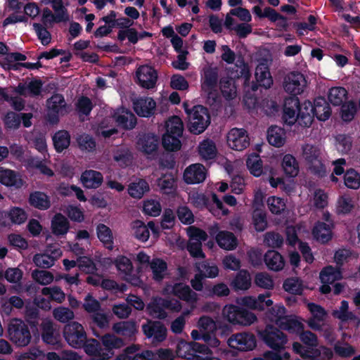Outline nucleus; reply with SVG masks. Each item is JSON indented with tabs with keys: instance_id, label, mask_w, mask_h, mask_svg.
<instances>
[{
	"instance_id": "f257e3e1",
	"label": "nucleus",
	"mask_w": 360,
	"mask_h": 360,
	"mask_svg": "<svg viewBox=\"0 0 360 360\" xmlns=\"http://www.w3.org/2000/svg\"><path fill=\"white\" fill-rule=\"evenodd\" d=\"M184 108L188 118V129L193 134H200L205 131L210 124V115L208 109L201 105H194L191 109L184 103Z\"/></svg>"
},
{
	"instance_id": "f03ea898",
	"label": "nucleus",
	"mask_w": 360,
	"mask_h": 360,
	"mask_svg": "<svg viewBox=\"0 0 360 360\" xmlns=\"http://www.w3.org/2000/svg\"><path fill=\"white\" fill-rule=\"evenodd\" d=\"M9 340L17 347L27 346L32 340L29 324L20 319H12L8 325Z\"/></svg>"
},
{
	"instance_id": "7ed1b4c3",
	"label": "nucleus",
	"mask_w": 360,
	"mask_h": 360,
	"mask_svg": "<svg viewBox=\"0 0 360 360\" xmlns=\"http://www.w3.org/2000/svg\"><path fill=\"white\" fill-rule=\"evenodd\" d=\"M302 157L309 165L311 172L319 178H322L326 174V168L322 163L321 150L319 146L306 143L302 146Z\"/></svg>"
},
{
	"instance_id": "20e7f679",
	"label": "nucleus",
	"mask_w": 360,
	"mask_h": 360,
	"mask_svg": "<svg viewBox=\"0 0 360 360\" xmlns=\"http://www.w3.org/2000/svg\"><path fill=\"white\" fill-rule=\"evenodd\" d=\"M261 338L264 343L271 349V352L282 354L281 351L285 349V345L288 342L287 335L280 329L268 325L265 329L259 333Z\"/></svg>"
},
{
	"instance_id": "39448f33",
	"label": "nucleus",
	"mask_w": 360,
	"mask_h": 360,
	"mask_svg": "<svg viewBox=\"0 0 360 360\" xmlns=\"http://www.w3.org/2000/svg\"><path fill=\"white\" fill-rule=\"evenodd\" d=\"M243 305L240 307L235 304H228L224 306L222 310V314L225 319L232 324L248 325V296H244L241 299Z\"/></svg>"
},
{
	"instance_id": "423d86ee",
	"label": "nucleus",
	"mask_w": 360,
	"mask_h": 360,
	"mask_svg": "<svg viewBox=\"0 0 360 360\" xmlns=\"http://www.w3.org/2000/svg\"><path fill=\"white\" fill-rule=\"evenodd\" d=\"M63 333L68 344L75 349H82L86 340L87 335L84 328L77 321L67 323L64 326Z\"/></svg>"
},
{
	"instance_id": "0eeeda50",
	"label": "nucleus",
	"mask_w": 360,
	"mask_h": 360,
	"mask_svg": "<svg viewBox=\"0 0 360 360\" xmlns=\"http://www.w3.org/2000/svg\"><path fill=\"white\" fill-rule=\"evenodd\" d=\"M282 86L286 93L296 96L304 91L307 86V82L303 74L292 71L284 76Z\"/></svg>"
},
{
	"instance_id": "6e6552de",
	"label": "nucleus",
	"mask_w": 360,
	"mask_h": 360,
	"mask_svg": "<svg viewBox=\"0 0 360 360\" xmlns=\"http://www.w3.org/2000/svg\"><path fill=\"white\" fill-rule=\"evenodd\" d=\"M141 328L143 335L153 344L162 342L167 335V328L159 321L148 320L142 325Z\"/></svg>"
},
{
	"instance_id": "1a4fd4ad",
	"label": "nucleus",
	"mask_w": 360,
	"mask_h": 360,
	"mask_svg": "<svg viewBox=\"0 0 360 360\" xmlns=\"http://www.w3.org/2000/svg\"><path fill=\"white\" fill-rule=\"evenodd\" d=\"M49 110V120L51 123L56 124L59 120V115H63L68 112L67 104L64 96L60 94H55L46 101Z\"/></svg>"
},
{
	"instance_id": "9d476101",
	"label": "nucleus",
	"mask_w": 360,
	"mask_h": 360,
	"mask_svg": "<svg viewBox=\"0 0 360 360\" xmlns=\"http://www.w3.org/2000/svg\"><path fill=\"white\" fill-rule=\"evenodd\" d=\"M163 292L172 294L186 302L195 303L198 301L197 293L193 291L189 285L183 283H176L174 285L167 284L164 288Z\"/></svg>"
},
{
	"instance_id": "9b49d317",
	"label": "nucleus",
	"mask_w": 360,
	"mask_h": 360,
	"mask_svg": "<svg viewBox=\"0 0 360 360\" xmlns=\"http://www.w3.org/2000/svg\"><path fill=\"white\" fill-rule=\"evenodd\" d=\"M138 84L143 88L150 89L155 87L158 72L151 66L145 65L140 66L136 72Z\"/></svg>"
},
{
	"instance_id": "f8f14e48",
	"label": "nucleus",
	"mask_w": 360,
	"mask_h": 360,
	"mask_svg": "<svg viewBox=\"0 0 360 360\" xmlns=\"http://www.w3.org/2000/svg\"><path fill=\"white\" fill-rule=\"evenodd\" d=\"M244 129L233 128L226 136V142L229 147L233 150L242 151L248 146V134Z\"/></svg>"
},
{
	"instance_id": "ddd939ff",
	"label": "nucleus",
	"mask_w": 360,
	"mask_h": 360,
	"mask_svg": "<svg viewBox=\"0 0 360 360\" xmlns=\"http://www.w3.org/2000/svg\"><path fill=\"white\" fill-rule=\"evenodd\" d=\"M125 345L123 339L113 334L107 333L101 337V345L105 360L115 355L114 349H120Z\"/></svg>"
},
{
	"instance_id": "4468645a",
	"label": "nucleus",
	"mask_w": 360,
	"mask_h": 360,
	"mask_svg": "<svg viewBox=\"0 0 360 360\" xmlns=\"http://www.w3.org/2000/svg\"><path fill=\"white\" fill-rule=\"evenodd\" d=\"M218 82V72L216 68H208L204 71V79L202 83V89L207 92L208 100L212 99L213 103H215L217 99V94L213 91H215Z\"/></svg>"
},
{
	"instance_id": "2eb2a0df",
	"label": "nucleus",
	"mask_w": 360,
	"mask_h": 360,
	"mask_svg": "<svg viewBox=\"0 0 360 360\" xmlns=\"http://www.w3.org/2000/svg\"><path fill=\"white\" fill-rule=\"evenodd\" d=\"M299 98L297 96L286 98L283 105V120L288 125L293 124L297 118V113L300 109Z\"/></svg>"
},
{
	"instance_id": "dca6fc26",
	"label": "nucleus",
	"mask_w": 360,
	"mask_h": 360,
	"mask_svg": "<svg viewBox=\"0 0 360 360\" xmlns=\"http://www.w3.org/2000/svg\"><path fill=\"white\" fill-rule=\"evenodd\" d=\"M156 107L155 101L150 97L140 98L134 102V110L143 117H150L154 115Z\"/></svg>"
},
{
	"instance_id": "f3484780",
	"label": "nucleus",
	"mask_w": 360,
	"mask_h": 360,
	"mask_svg": "<svg viewBox=\"0 0 360 360\" xmlns=\"http://www.w3.org/2000/svg\"><path fill=\"white\" fill-rule=\"evenodd\" d=\"M112 117L117 127L125 130L134 129L137 123L136 116L128 110H117L114 112Z\"/></svg>"
},
{
	"instance_id": "a211bd4d",
	"label": "nucleus",
	"mask_w": 360,
	"mask_h": 360,
	"mask_svg": "<svg viewBox=\"0 0 360 360\" xmlns=\"http://www.w3.org/2000/svg\"><path fill=\"white\" fill-rule=\"evenodd\" d=\"M113 331L120 335L129 338V340H135L137 333V325L133 320L122 321L112 326Z\"/></svg>"
},
{
	"instance_id": "6ab92c4d",
	"label": "nucleus",
	"mask_w": 360,
	"mask_h": 360,
	"mask_svg": "<svg viewBox=\"0 0 360 360\" xmlns=\"http://www.w3.org/2000/svg\"><path fill=\"white\" fill-rule=\"evenodd\" d=\"M264 261L267 268L274 271L282 270L285 264L282 255L274 250H268L265 253L264 255Z\"/></svg>"
},
{
	"instance_id": "aec40b11",
	"label": "nucleus",
	"mask_w": 360,
	"mask_h": 360,
	"mask_svg": "<svg viewBox=\"0 0 360 360\" xmlns=\"http://www.w3.org/2000/svg\"><path fill=\"white\" fill-rule=\"evenodd\" d=\"M333 228V226H331V224L319 221L312 229V234L316 240L321 243H326L332 238Z\"/></svg>"
},
{
	"instance_id": "412c9836",
	"label": "nucleus",
	"mask_w": 360,
	"mask_h": 360,
	"mask_svg": "<svg viewBox=\"0 0 360 360\" xmlns=\"http://www.w3.org/2000/svg\"><path fill=\"white\" fill-rule=\"evenodd\" d=\"M176 353L179 357L188 360H206L200 355L193 354V341L186 342L184 340H180L176 345Z\"/></svg>"
},
{
	"instance_id": "4be33fe9",
	"label": "nucleus",
	"mask_w": 360,
	"mask_h": 360,
	"mask_svg": "<svg viewBox=\"0 0 360 360\" xmlns=\"http://www.w3.org/2000/svg\"><path fill=\"white\" fill-rule=\"evenodd\" d=\"M41 338L46 344L56 345L60 342L59 332L54 328L51 321L43 322L41 325Z\"/></svg>"
},
{
	"instance_id": "5701e85b",
	"label": "nucleus",
	"mask_w": 360,
	"mask_h": 360,
	"mask_svg": "<svg viewBox=\"0 0 360 360\" xmlns=\"http://www.w3.org/2000/svg\"><path fill=\"white\" fill-rule=\"evenodd\" d=\"M255 75L256 82L260 87L266 89L272 85L273 79L266 63L262 62L257 66Z\"/></svg>"
},
{
	"instance_id": "b1692460",
	"label": "nucleus",
	"mask_w": 360,
	"mask_h": 360,
	"mask_svg": "<svg viewBox=\"0 0 360 360\" xmlns=\"http://www.w3.org/2000/svg\"><path fill=\"white\" fill-rule=\"evenodd\" d=\"M91 360H105L101 343L96 339H87L82 347Z\"/></svg>"
},
{
	"instance_id": "393cba45",
	"label": "nucleus",
	"mask_w": 360,
	"mask_h": 360,
	"mask_svg": "<svg viewBox=\"0 0 360 360\" xmlns=\"http://www.w3.org/2000/svg\"><path fill=\"white\" fill-rule=\"evenodd\" d=\"M216 242L221 248L226 250H235L238 246L237 238L229 231H221L217 236Z\"/></svg>"
},
{
	"instance_id": "a878e982",
	"label": "nucleus",
	"mask_w": 360,
	"mask_h": 360,
	"mask_svg": "<svg viewBox=\"0 0 360 360\" xmlns=\"http://www.w3.org/2000/svg\"><path fill=\"white\" fill-rule=\"evenodd\" d=\"M152 33L143 31L140 33L137 32L135 28L129 30H119L117 33V39L120 41H123L128 39L129 41L132 44H136L139 40L143 39L146 37H151Z\"/></svg>"
},
{
	"instance_id": "bb28decb",
	"label": "nucleus",
	"mask_w": 360,
	"mask_h": 360,
	"mask_svg": "<svg viewBox=\"0 0 360 360\" xmlns=\"http://www.w3.org/2000/svg\"><path fill=\"white\" fill-rule=\"evenodd\" d=\"M70 229L68 219L61 213H56L51 220L52 233L57 236L65 235Z\"/></svg>"
},
{
	"instance_id": "cd10ccee",
	"label": "nucleus",
	"mask_w": 360,
	"mask_h": 360,
	"mask_svg": "<svg viewBox=\"0 0 360 360\" xmlns=\"http://www.w3.org/2000/svg\"><path fill=\"white\" fill-rule=\"evenodd\" d=\"M138 145L141 148L143 152L146 154H152L156 152L158 148V137L153 134H146L139 137Z\"/></svg>"
},
{
	"instance_id": "c85d7f7f",
	"label": "nucleus",
	"mask_w": 360,
	"mask_h": 360,
	"mask_svg": "<svg viewBox=\"0 0 360 360\" xmlns=\"http://www.w3.org/2000/svg\"><path fill=\"white\" fill-rule=\"evenodd\" d=\"M206 169L200 163L192 164L184 171L182 180H205Z\"/></svg>"
},
{
	"instance_id": "c756f323",
	"label": "nucleus",
	"mask_w": 360,
	"mask_h": 360,
	"mask_svg": "<svg viewBox=\"0 0 360 360\" xmlns=\"http://www.w3.org/2000/svg\"><path fill=\"white\" fill-rule=\"evenodd\" d=\"M311 111L316 117L321 121H325L329 118L331 114L330 107L323 98H318L312 105Z\"/></svg>"
},
{
	"instance_id": "7c9ffc66",
	"label": "nucleus",
	"mask_w": 360,
	"mask_h": 360,
	"mask_svg": "<svg viewBox=\"0 0 360 360\" xmlns=\"http://www.w3.org/2000/svg\"><path fill=\"white\" fill-rule=\"evenodd\" d=\"M342 271L340 267L328 265L325 266L320 272L319 278L322 283L332 284L342 278Z\"/></svg>"
},
{
	"instance_id": "2f4dec72",
	"label": "nucleus",
	"mask_w": 360,
	"mask_h": 360,
	"mask_svg": "<svg viewBox=\"0 0 360 360\" xmlns=\"http://www.w3.org/2000/svg\"><path fill=\"white\" fill-rule=\"evenodd\" d=\"M29 203L31 206L40 210H46L51 207L49 196L40 191H34L30 193Z\"/></svg>"
},
{
	"instance_id": "473e14b6",
	"label": "nucleus",
	"mask_w": 360,
	"mask_h": 360,
	"mask_svg": "<svg viewBox=\"0 0 360 360\" xmlns=\"http://www.w3.org/2000/svg\"><path fill=\"white\" fill-rule=\"evenodd\" d=\"M252 224L257 232H263L268 227L266 212L264 209H255L252 213Z\"/></svg>"
},
{
	"instance_id": "72a5a7b5",
	"label": "nucleus",
	"mask_w": 360,
	"mask_h": 360,
	"mask_svg": "<svg viewBox=\"0 0 360 360\" xmlns=\"http://www.w3.org/2000/svg\"><path fill=\"white\" fill-rule=\"evenodd\" d=\"M191 203L199 210H213V203L209 196L202 193L194 192L190 195Z\"/></svg>"
},
{
	"instance_id": "f704fd0d",
	"label": "nucleus",
	"mask_w": 360,
	"mask_h": 360,
	"mask_svg": "<svg viewBox=\"0 0 360 360\" xmlns=\"http://www.w3.org/2000/svg\"><path fill=\"white\" fill-rule=\"evenodd\" d=\"M282 168L288 178H294L299 173V165L295 158L292 155L287 154L284 155L282 160Z\"/></svg>"
},
{
	"instance_id": "c9c22d12",
	"label": "nucleus",
	"mask_w": 360,
	"mask_h": 360,
	"mask_svg": "<svg viewBox=\"0 0 360 360\" xmlns=\"http://www.w3.org/2000/svg\"><path fill=\"white\" fill-rule=\"evenodd\" d=\"M52 139L54 148L58 153L63 152L70 144V134L66 130L58 131L54 134Z\"/></svg>"
},
{
	"instance_id": "e433bc0d",
	"label": "nucleus",
	"mask_w": 360,
	"mask_h": 360,
	"mask_svg": "<svg viewBox=\"0 0 360 360\" xmlns=\"http://www.w3.org/2000/svg\"><path fill=\"white\" fill-rule=\"evenodd\" d=\"M312 104L309 101H306L302 104L300 109L297 113V118L299 124L304 127H309L314 118V114L311 111Z\"/></svg>"
},
{
	"instance_id": "4c0bfd02",
	"label": "nucleus",
	"mask_w": 360,
	"mask_h": 360,
	"mask_svg": "<svg viewBox=\"0 0 360 360\" xmlns=\"http://www.w3.org/2000/svg\"><path fill=\"white\" fill-rule=\"evenodd\" d=\"M269 143L276 147L282 146L285 141L284 130L278 126H271L267 131Z\"/></svg>"
},
{
	"instance_id": "58836bf2",
	"label": "nucleus",
	"mask_w": 360,
	"mask_h": 360,
	"mask_svg": "<svg viewBox=\"0 0 360 360\" xmlns=\"http://www.w3.org/2000/svg\"><path fill=\"white\" fill-rule=\"evenodd\" d=\"M269 297V292L260 294L258 295L257 298L249 295V310L263 311L266 307L271 306L273 304V301L270 299H266Z\"/></svg>"
},
{
	"instance_id": "ea45409f",
	"label": "nucleus",
	"mask_w": 360,
	"mask_h": 360,
	"mask_svg": "<svg viewBox=\"0 0 360 360\" xmlns=\"http://www.w3.org/2000/svg\"><path fill=\"white\" fill-rule=\"evenodd\" d=\"M280 328L287 330L290 333L298 334L304 330V324L298 321L296 317L286 316L278 326Z\"/></svg>"
},
{
	"instance_id": "a19ab883",
	"label": "nucleus",
	"mask_w": 360,
	"mask_h": 360,
	"mask_svg": "<svg viewBox=\"0 0 360 360\" xmlns=\"http://www.w3.org/2000/svg\"><path fill=\"white\" fill-rule=\"evenodd\" d=\"M184 124L182 120L178 116L174 115L165 122V133L182 136Z\"/></svg>"
},
{
	"instance_id": "79ce46f5",
	"label": "nucleus",
	"mask_w": 360,
	"mask_h": 360,
	"mask_svg": "<svg viewBox=\"0 0 360 360\" xmlns=\"http://www.w3.org/2000/svg\"><path fill=\"white\" fill-rule=\"evenodd\" d=\"M98 239L108 249H112L113 237L111 229L103 224H99L96 227Z\"/></svg>"
},
{
	"instance_id": "37998d69",
	"label": "nucleus",
	"mask_w": 360,
	"mask_h": 360,
	"mask_svg": "<svg viewBox=\"0 0 360 360\" xmlns=\"http://www.w3.org/2000/svg\"><path fill=\"white\" fill-rule=\"evenodd\" d=\"M286 309L283 304H276L271 307L266 313V318L271 322H275L279 326L287 315Z\"/></svg>"
},
{
	"instance_id": "c03bdc74",
	"label": "nucleus",
	"mask_w": 360,
	"mask_h": 360,
	"mask_svg": "<svg viewBox=\"0 0 360 360\" xmlns=\"http://www.w3.org/2000/svg\"><path fill=\"white\" fill-rule=\"evenodd\" d=\"M292 350L295 354H299L304 359L313 360V358L319 356V352L317 349H314V348L307 346H304L297 342H293Z\"/></svg>"
},
{
	"instance_id": "a18cd8bd",
	"label": "nucleus",
	"mask_w": 360,
	"mask_h": 360,
	"mask_svg": "<svg viewBox=\"0 0 360 360\" xmlns=\"http://www.w3.org/2000/svg\"><path fill=\"white\" fill-rule=\"evenodd\" d=\"M174 134H164L162 138V144L165 150L175 152L180 150L181 142L180 138Z\"/></svg>"
},
{
	"instance_id": "49530a36",
	"label": "nucleus",
	"mask_w": 360,
	"mask_h": 360,
	"mask_svg": "<svg viewBox=\"0 0 360 360\" xmlns=\"http://www.w3.org/2000/svg\"><path fill=\"white\" fill-rule=\"evenodd\" d=\"M150 268L153 272V278L157 282H160L165 277L167 269V264L163 259H155L150 262Z\"/></svg>"
},
{
	"instance_id": "de8ad7c7",
	"label": "nucleus",
	"mask_w": 360,
	"mask_h": 360,
	"mask_svg": "<svg viewBox=\"0 0 360 360\" xmlns=\"http://www.w3.org/2000/svg\"><path fill=\"white\" fill-rule=\"evenodd\" d=\"M220 90L223 96L228 101L236 96V87L231 79L222 78L219 82Z\"/></svg>"
},
{
	"instance_id": "09e8293b",
	"label": "nucleus",
	"mask_w": 360,
	"mask_h": 360,
	"mask_svg": "<svg viewBox=\"0 0 360 360\" xmlns=\"http://www.w3.org/2000/svg\"><path fill=\"white\" fill-rule=\"evenodd\" d=\"M131 228L134 231V237L141 242L148 240L150 236L149 230L143 221L135 220L132 222Z\"/></svg>"
},
{
	"instance_id": "8fccbe9b",
	"label": "nucleus",
	"mask_w": 360,
	"mask_h": 360,
	"mask_svg": "<svg viewBox=\"0 0 360 360\" xmlns=\"http://www.w3.org/2000/svg\"><path fill=\"white\" fill-rule=\"evenodd\" d=\"M349 303L346 300H342L340 303L339 310H335L333 312L334 317L342 321H354L357 319V316L352 311H349Z\"/></svg>"
},
{
	"instance_id": "3c124183",
	"label": "nucleus",
	"mask_w": 360,
	"mask_h": 360,
	"mask_svg": "<svg viewBox=\"0 0 360 360\" xmlns=\"http://www.w3.org/2000/svg\"><path fill=\"white\" fill-rule=\"evenodd\" d=\"M149 191L148 181H131L128 188L129 194L134 198H141Z\"/></svg>"
},
{
	"instance_id": "603ef678",
	"label": "nucleus",
	"mask_w": 360,
	"mask_h": 360,
	"mask_svg": "<svg viewBox=\"0 0 360 360\" xmlns=\"http://www.w3.org/2000/svg\"><path fill=\"white\" fill-rule=\"evenodd\" d=\"M347 92L343 87H333L328 94V100L334 105H340L347 98Z\"/></svg>"
},
{
	"instance_id": "864d4df0",
	"label": "nucleus",
	"mask_w": 360,
	"mask_h": 360,
	"mask_svg": "<svg viewBox=\"0 0 360 360\" xmlns=\"http://www.w3.org/2000/svg\"><path fill=\"white\" fill-rule=\"evenodd\" d=\"M283 237L275 231H269L264 234V243L273 248H281L283 244Z\"/></svg>"
},
{
	"instance_id": "5fc2aeb1",
	"label": "nucleus",
	"mask_w": 360,
	"mask_h": 360,
	"mask_svg": "<svg viewBox=\"0 0 360 360\" xmlns=\"http://www.w3.org/2000/svg\"><path fill=\"white\" fill-rule=\"evenodd\" d=\"M119 271L129 276L133 271V265L131 261L126 256L120 255L113 262Z\"/></svg>"
},
{
	"instance_id": "6e6d98bb",
	"label": "nucleus",
	"mask_w": 360,
	"mask_h": 360,
	"mask_svg": "<svg viewBox=\"0 0 360 360\" xmlns=\"http://www.w3.org/2000/svg\"><path fill=\"white\" fill-rule=\"evenodd\" d=\"M51 7L56 13V23L66 22L69 20L67 8L63 5V0H56L51 3Z\"/></svg>"
},
{
	"instance_id": "4d7b16f0",
	"label": "nucleus",
	"mask_w": 360,
	"mask_h": 360,
	"mask_svg": "<svg viewBox=\"0 0 360 360\" xmlns=\"http://www.w3.org/2000/svg\"><path fill=\"white\" fill-rule=\"evenodd\" d=\"M77 143L79 149L82 150H87L89 152L94 151L96 146V143L94 139L87 134L79 135L77 137Z\"/></svg>"
},
{
	"instance_id": "13d9d810",
	"label": "nucleus",
	"mask_w": 360,
	"mask_h": 360,
	"mask_svg": "<svg viewBox=\"0 0 360 360\" xmlns=\"http://www.w3.org/2000/svg\"><path fill=\"white\" fill-rule=\"evenodd\" d=\"M78 268L86 274H94L97 267L93 259L89 257L79 256L77 258Z\"/></svg>"
},
{
	"instance_id": "bf43d9fd",
	"label": "nucleus",
	"mask_w": 360,
	"mask_h": 360,
	"mask_svg": "<svg viewBox=\"0 0 360 360\" xmlns=\"http://www.w3.org/2000/svg\"><path fill=\"white\" fill-rule=\"evenodd\" d=\"M266 202L270 212L274 214H281L286 207L284 200L276 196L269 197Z\"/></svg>"
},
{
	"instance_id": "052dcab7",
	"label": "nucleus",
	"mask_w": 360,
	"mask_h": 360,
	"mask_svg": "<svg viewBox=\"0 0 360 360\" xmlns=\"http://www.w3.org/2000/svg\"><path fill=\"white\" fill-rule=\"evenodd\" d=\"M200 155L206 160H212L216 157L217 149L212 141H203L199 146Z\"/></svg>"
},
{
	"instance_id": "680f3d73",
	"label": "nucleus",
	"mask_w": 360,
	"mask_h": 360,
	"mask_svg": "<svg viewBox=\"0 0 360 360\" xmlns=\"http://www.w3.org/2000/svg\"><path fill=\"white\" fill-rule=\"evenodd\" d=\"M89 318L91 320V324L96 326L101 329H105L109 327V316L105 313H101L98 311L91 314Z\"/></svg>"
},
{
	"instance_id": "e2e57ef3",
	"label": "nucleus",
	"mask_w": 360,
	"mask_h": 360,
	"mask_svg": "<svg viewBox=\"0 0 360 360\" xmlns=\"http://www.w3.org/2000/svg\"><path fill=\"white\" fill-rule=\"evenodd\" d=\"M8 217L12 223L22 224L27 220V214L22 208L13 207L8 213Z\"/></svg>"
},
{
	"instance_id": "0e129e2a",
	"label": "nucleus",
	"mask_w": 360,
	"mask_h": 360,
	"mask_svg": "<svg viewBox=\"0 0 360 360\" xmlns=\"http://www.w3.org/2000/svg\"><path fill=\"white\" fill-rule=\"evenodd\" d=\"M283 287L286 292L294 295H301L302 292V283L297 278H289L285 280Z\"/></svg>"
},
{
	"instance_id": "69168bd1",
	"label": "nucleus",
	"mask_w": 360,
	"mask_h": 360,
	"mask_svg": "<svg viewBox=\"0 0 360 360\" xmlns=\"http://www.w3.org/2000/svg\"><path fill=\"white\" fill-rule=\"evenodd\" d=\"M205 291L207 292V295L209 297H224L228 296L230 293L229 288L224 283H217L212 287L207 286Z\"/></svg>"
},
{
	"instance_id": "338daca9",
	"label": "nucleus",
	"mask_w": 360,
	"mask_h": 360,
	"mask_svg": "<svg viewBox=\"0 0 360 360\" xmlns=\"http://www.w3.org/2000/svg\"><path fill=\"white\" fill-rule=\"evenodd\" d=\"M162 298H157L148 305L150 314L159 319H165L167 316L165 307L162 306Z\"/></svg>"
},
{
	"instance_id": "774afa93",
	"label": "nucleus",
	"mask_w": 360,
	"mask_h": 360,
	"mask_svg": "<svg viewBox=\"0 0 360 360\" xmlns=\"http://www.w3.org/2000/svg\"><path fill=\"white\" fill-rule=\"evenodd\" d=\"M143 212L151 217H158L161 212L160 203L155 200H148L144 202Z\"/></svg>"
}]
</instances>
